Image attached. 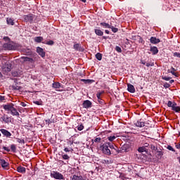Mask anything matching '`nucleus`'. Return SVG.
Segmentation results:
<instances>
[{
	"label": "nucleus",
	"mask_w": 180,
	"mask_h": 180,
	"mask_svg": "<svg viewBox=\"0 0 180 180\" xmlns=\"http://www.w3.org/2000/svg\"><path fill=\"white\" fill-rule=\"evenodd\" d=\"M52 86L55 89L61 88V84L60 82H54L53 83Z\"/></svg>",
	"instance_id": "obj_27"
},
{
	"label": "nucleus",
	"mask_w": 180,
	"mask_h": 180,
	"mask_svg": "<svg viewBox=\"0 0 180 180\" xmlns=\"http://www.w3.org/2000/svg\"><path fill=\"white\" fill-rule=\"evenodd\" d=\"M17 141L20 143V144H25V139H17Z\"/></svg>",
	"instance_id": "obj_42"
},
{
	"label": "nucleus",
	"mask_w": 180,
	"mask_h": 180,
	"mask_svg": "<svg viewBox=\"0 0 180 180\" xmlns=\"http://www.w3.org/2000/svg\"><path fill=\"white\" fill-rule=\"evenodd\" d=\"M81 81H82V82H84V84H92V82H95V80H94V79H82Z\"/></svg>",
	"instance_id": "obj_24"
},
{
	"label": "nucleus",
	"mask_w": 180,
	"mask_h": 180,
	"mask_svg": "<svg viewBox=\"0 0 180 180\" xmlns=\"http://www.w3.org/2000/svg\"><path fill=\"white\" fill-rule=\"evenodd\" d=\"M150 43H152V44H158V43H160L161 41L160 40V39L155 38V37H151L150 39Z\"/></svg>",
	"instance_id": "obj_14"
},
{
	"label": "nucleus",
	"mask_w": 180,
	"mask_h": 180,
	"mask_svg": "<svg viewBox=\"0 0 180 180\" xmlns=\"http://www.w3.org/2000/svg\"><path fill=\"white\" fill-rule=\"evenodd\" d=\"M4 150L5 151H7V153H9L11 151V150L9 149V148L6 147V146H4L3 147Z\"/></svg>",
	"instance_id": "obj_49"
},
{
	"label": "nucleus",
	"mask_w": 180,
	"mask_h": 180,
	"mask_svg": "<svg viewBox=\"0 0 180 180\" xmlns=\"http://www.w3.org/2000/svg\"><path fill=\"white\" fill-rule=\"evenodd\" d=\"M172 71H176V70H175L173 67H172Z\"/></svg>",
	"instance_id": "obj_64"
},
{
	"label": "nucleus",
	"mask_w": 180,
	"mask_h": 180,
	"mask_svg": "<svg viewBox=\"0 0 180 180\" xmlns=\"http://www.w3.org/2000/svg\"><path fill=\"white\" fill-rule=\"evenodd\" d=\"M34 41H36V43H41V41H43V37H36Z\"/></svg>",
	"instance_id": "obj_28"
},
{
	"label": "nucleus",
	"mask_w": 180,
	"mask_h": 180,
	"mask_svg": "<svg viewBox=\"0 0 180 180\" xmlns=\"http://www.w3.org/2000/svg\"><path fill=\"white\" fill-rule=\"evenodd\" d=\"M4 40L6 41L3 44V47L5 49V50H16V46L15 45V43L11 41L9 37H4Z\"/></svg>",
	"instance_id": "obj_2"
},
{
	"label": "nucleus",
	"mask_w": 180,
	"mask_h": 180,
	"mask_svg": "<svg viewBox=\"0 0 180 180\" xmlns=\"http://www.w3.org/2000/svg\"><path fill=\"white\" fill-rule=\"evenodd\" d=\"M20 105L22 106L23 108H26V103H25L24 102H21Z\"/></svg>",
	"instance_id": "obj_57"
},
{
	"label": "nucleus",
	"mask_w": 180,
	"mask_h": 180,
	"mask_svg": "<svg viewBox=\"0 0 180 180\" xmlns=\"http://www.w3.org/2000/svg\"><path fill=\"white\" fill-rule=\"evenodd\" d=\"M101 137L96 138L94 139V143H101Z\"/></svg>",
	"instance_id": "obj_47"
},
{
	"label": "nucleus",
	"mask_w": 180,
	"mask_h": 180,
	"mask_svg": "<svg viewBox=\"0 0 180 180\" xmlns=\"http://www.w3.org/2000/svg\"><path fill=\"white\" fill-rule=\"evenodd\" d=\"M102 94H103V91L98 92L96 94V97H97L98 101L101 105H102V103H103V100H102V98H101V96L102 95Z\"/></svg>",
	"instance_id": "obj_18"
},
{
	"label": "nucleus",
	"mask_w": 180,
	"mask_h": 180,
	"mask_svg": "<svg viewBox=\"0 0 180 180\" xmlns=\"http://www.w3.org/2000/svg\"><path fill=\"white\" fill-rule=\"evenodd\" d=\"M77 130H79V131L84 130V125L80 124V125L77 126Z\"/></svg>",
	"instance_id": "obj_41"
},
{
	"label": "nucleus",
	"mask_w": 180,
	"mask_h": 180,
	"mask_svg": "<svg viewBox=\"0 0 180 180\" xmlns=\"http://www.w3.org/2000/svg\"><path fill=\"white\" fill-rule=\"evenodd\" d=\"M64 151H65V153H70V151L73 152V151H74V149H72V148H64Z\"/></svg>",
	"instance_id": "obj_37"
},
{
	"label": "nucleus",
	"mask_w": 180,
	"mask_h": 180,
	"mask_svg": "<svg viewBox=\"0 0 180 180\" xmlns=\"http://www.w3.org/2000/svg\"><path fill=\"white\" fill-rule=\"evenodd\" d=\"M116 139L115 136H110L108 137V139L109 140V141H113V140H115Z\"/></svg>",
	"instance_id": "obj_39"
},
{
	"label": "nucleus",
	"mask_w": 180,
	"mask_h": 180,
	"mask_svg": "<svg viewBox=\"0 0 180 180\" xmlns=\"http://www.w3.org/2000/svg\"><path fill=\"white\" fill-rule=\"evenodd\" d=\"M157 155L158 157H162V155H164V152L162 150H158L157 151Z\"/></svg>",
	"instance_id": "obj_35"
},
{
	"label": "nucleus",
	"mask_w": 180,
	"mask_h": 180,
	"mask_svg": "<svg viewBox=\"0 0 180 180\" xmlns=\"http://www.w3.org/2000/svg\"><path fill=\"white\" fill-rule=\"evenodd\" d=\"M94 33L96 36H103V31L101 30L100 29H95Z\"/></svg>",
	"instance_id": "obj_21"
},
{
	"label": "nucleus",
	"mask_w": 180,
	"mask_h": 180,
	"mask_svg": "<svg viewBox=\"0 0 180 180\" xmlns=\"http://www.w3.org/2000/svg\"><path fill=\"white\" fill-rule=\"evenodd\" d=\"M163 86H164V88H166V89L169 88V86H171V84H169V83L165 82V83H164Z\"/></svg>",
	"instance_id": "obj_46"
},
{
	"label": "nucleus",
	"mask_w": 180,
	"mask_h": 180,
	"mask_svg": "<svg viewBox=\"0 0 180 180\" xmlns=\"http://www.w3.org/2000/svg\"><path fill=\"white\" fill-rule=\"evenodd\" d=\"M48 46H53L54 44V41L50 40L46 43Z\"/></svg>",
	"instance_id": "obj_40"
},
{
	"label": "nucleus",
	"mask_w": 180,
	"mask_h": 180,
	"mask_svg": "<svg viewBox=\"0 0 180 180\" xmlns=\"http://www.w3.org/2000/svg\"><path fill=\"white\" fill-rule=\"evenodd\" d=\"M162 79H164L165 81H169V79H171V77L165 76V77H162Z\"/></svg>",
	"instance_id": "obj_48"
},
{
	"label": "nucleus",
	"mask_w": 180,
	"mask_h": 180,
	"mask_svg": "<svg viewBox=\"0 0 180 180\" xmlns=\"http://www.w3.org/2000/svg\"><path fill=\"white\" fill-rule=\"evenodd\" d=\"M11 150L13 153H16V145L12 144L11 146Z\"/></svg>",
	"instance_id": "obj_33"
},
{
	"label": "nucleus",
	"mask_w": 180,
	"mask_h": 180,
	"mask_svg": "<svg viewBox=\"0 0 180 180\" xmlns=\"http://www.w3.org/2000/svg\"><path fill=\"white\" fill-rule=\"evenodd\" d=\"M135 125L136 126V127H144V126H146V124L144 123V122H141V120H139L135 123Z\"/></svg>",
	"instance_id": "obj_20"
},
{
	"label": "nucleus",
	"mask_w": 180,
	"mask_h": 180,
	"mask_svg": "<svg viewBox=\"0 0 180 180\" xmlns=\"http://www.w3.org/2000/svg\"><path fill=\"white\" fill-rule=\"evenodd\" d=\"M143 146H144L145 148H147L150 147V144L146 143L143 144Z\"/></svg>",
	"instance_id": "obj_54"
},
{
	"label": "nucleus",
	"mask_w": 180,
	"mask_h": 180,
	"mask_svg": "<svg viewBox=\"0 0 180 180\" xmlns=\"http://www.w3.org/2000/svg\"><path fill=\"white\" fill-rule=\"evenodd\" d=\"M62 158L63 160H70V156L67 154L62 153Z\"/></svg>",
	"instance_id": "obj_36"
},
{
	"label": "nucleus",
	"mask_w": 180,
	"mask_h": 180,
	"mask_svg": "<svg viewBox=\"0 0 180 180\" xmlns=\"http://www.w3.org/2000/svg\"><path fill=\"white\" fill-rule=\"evenodd\" d=\"M83 108L84 109H89V108H92V102L89 100H86L83 102Z\"/></svg>",
	"instance_id": "obj_10"
},
{
	"label": "nucleus",
	"mask_w": 180,
	"mask_h": 180,
	"mask_svg": "<svg viewBox=\"0 0 180 180\" xmlns=\"http://www.w3.org/2000/svg\"><path fill=\"white\" fill-rule=\"evenodd\" d=\"M105 33H106V34H109L110 33V32H109V30H105Z\"/></svg>",
	"instance_id": "obj_60"
},
{
	"label": "nucleus",
	"mask_w": 180,
	"mask_h": 180,
	"mask_svg": "<svg viewBox=\"0 0 180 180\" xmlns=\"http://www.w3.org/2000/svg\"><path fill=\"white\" fill-rule=\"evenodd\" d=\"M96 58H97L98 60V61H101V60H102V53H97L96 54Z\"/></svg>",
	"instance_id": "obj_31"
},
{
	"label": "nucleus",
	"mask_w": 180,
	"mask_h": 180,
	"mask_svg": "<svg viewBox=\"0 0 180 180\" xmlns=\"http://www.w3.org/2000/svg\"><path fill=\"white\" fill-rule=\"evenodd\" d=\"M141 63L143 65H146V63H147L145 60H141Z\"/></svg>",
	"instance_id": "obj_59"
},
{
	"label": "nucleus",
	"mask_w": 180,
	"mask_h": 180,
	"mask_svg": "<svg viewBox=\"0 0 180 180\" xmlns=\"http://www.w3.org/2000/svg\"><path fill=\"white\" fill-rule=\"evenodd\" d=\"M110 29H111V30H112V32L113 33H117V32H119V28H117V27H113V25H112V24H111V25H110Z\"/></svg>",
	"instance_id": "obj_30"
},
{
	"label": "nucleus",
	"mask_w": 180,
	"mask_h": 180,
	"mask_svg": "<svg viewBox=\"0 0 180 180\" xmlns=\"http://www.w3.org/2000/svg\"><path fill=\"white\" fill-rule=\"evenodd\" d=\"M25 55L26 56H32V51H30L29 49L25 51Z\"/></svg>",
	"instance_id": "obj_45"
},
{
	"label": "nucleus",
	"mask_w": 180,
	"mask_h": 180,
	"mask_svg": "<svg viewBox=\"0 0 180 180\" xmlns=\"http://www.w3.org/2000/svg\"><path fill=\"white\" fill-rule=\"evenodd\" d=\"M166 148L169 150V151H172L173 153H175V149L171 146L170 145H168Z\"/></svg>",
	"instance_id": "obj_34"
},
{
	"label": "nucleus",
	"mask_w": 180,
	"mask_h": 180,
	"mask_svg": "<svg viewBox=\"0 0 180 180\" xmlns=\"http://www.w3.org/2000/svg\"><path fill=\"white\" fill-rule=\"evenodd\" d=\"M176 148L180 150V143L175 146Z\"/></svg>",
	"instance_id": "obj_58"
},
{
	"label": "nucleus",
	"mask_w": 180,
	"mask_h": 180,
	"mask_svg": "<svg viewBox=\"0 0 180 180\" xmlns=\"http://www.w3.org/2000/svg\"><path fill=\"white\" fill-rule=\"evenodd\" d=\"M174 57H178V58H180V53L174 52L173 53Z\"/></svg>",
	"instance_id": "obj_44"
},
{
	"label": "nucleus",
	"mask_w": 180,
	"mask_h": 180,
	"mask_svg": "<svg viewBox=\"0 0 180 180\" xmlns=\"http://www.w3.org/2000/svg\"><path fill=\"white\" fill-rule=\"evenodd\" d=\"M150 51L153 53V56H155V54H158V48L157 46H151Z\"/></svg>",
	"instance_id": "obj_17"
},
{
	"label": "nucleus",
	"mask_w": 180,
	"mask_h": 180,
	"mask_svg": "<svg viewBox=\"0 0 180 180\" xmlns=\"http://www.w3.org/2000/svg\"><path fill=\"white\" fill-rule=\"evenodd\" d=\"M146 67H153V65H154V63L150 64L148 63H146Z\"/></svg>",
	"instance_id": "obj_55"
},
{
	"label": "nucleus",
	"mask_w": 180,
	"mask_h": 180,
	"mask_svg": "<svg viewBox=\"0 0 180 180\" xmlns=\"http://www.w3.org/2000/svg\"><path fill=\"white\" fill-rule=\"evenodd\" d=\"M172 110H174V112H180V107L179 106H177L176 105H176H174V106H173V108H172Z\"/></svg>",
	"instance_id": "obj_26"
},
{
	"label": "nucleus",
	"mask_w": 180,
	"mask_h": 180,
	"mask_svg": "<svg viewBox=\"0 0 180 180\" xmlns=\"http://www.w3.org/2000/svg\"><path fill=\"white\" fill-rule=\"evenodd\" d=\"M108 38V37H106V36L103 37V39H104V40H106Z\"/></svg>",
	"instance_id": "obj_63"
},
{
	"label": "nucleus",
	"mask_w": 180,
	"mask_h": 180,
	"mask_svg": "<svg viewBox=\"0 0 180 180\" xmlns=\"http://www.w3.org/2000/svg\"><path fill=\"white\" fill-rule=\"evenodd\" d=\"M127 91L128 92H130L131 94H134L136 92V89L134 88V86L131 84H127Z\"/></svg>",
	"instance_id": "obj_12"
},
{
	"label": "nucleus",
	"mask_w": 180,
	"mask_h": 180,
	"mask_svg": "<svg viewBox=\"0 0 180 180\" xmlns=\"http://www.w3.org/2000/svg\"><path fill=\"white\" fill-rule=\"evenodd\" d=\"M17 172L20 174H26V168L22 166H18L17 167Z\"/></svg>",
	"instance_id": "obj_15"
},
{
	"label": "nucleus",
	"mask_w": 180,
	"mask_h": 180,
	"mask_svg": "<svg viewBox=\"0 0 180 180\" xmlns=\"http://www.w3.org/2000/svg\"><path fill=\"white\" fill-rule=\"evenodd\" d=\"M0 122H1L2 123H6L7 124H9V123H11V121L9 117L8 116V115L3 114L0 117Z\"/></svg>",
	"instance_id": "obj_4"
},
{
	"label": "nucleus",
	"mask_w": 180,
	"mask_h": 180,
	"mask_svg": "<svg viewBox=\"0 0 180 180\" xmlns=\"http://www.w3.org/2000/svg\"><path fill=\"white\" fill-rule=\"evenodd\" d=\"M139 153H148V149L145 148L144 146L139 147L138 149Z\"/></svg>",
	"instance_id": "obj_22"
},
{
	"label": "nucleus",
	"mask_w": 180,
	"mask_h": 180,
	"mask_svg": "<svg viewBox=\"0 0 180 180\" xmlns=\"http://www.w3.org/2000/svg\"><path fill=\"white\" fill-rule=\"evenodd\" d=\"M12 70V64L9 62H6V64L3 66V71L5 72H11Z\"/></svg>",
	"instance_id": "obj_6"
},
{
	"label": "nucleus",
	"mask_w": 180,
	"mask_h": 180,
	"mask_svg": "<svg viewBox=\"0 0 180 180\" xmlns=\"http://www.w3.org/2000/svg\"><path fill=\"white\" fill-rule=\"evenodd\" d=\"M72 180H85L82 176L73 175Z\"/></svg>",
	"instance_id": "obj_25"
},
{
	"label": "nucleus",
	"mask_w": 180,
	"mask_h": 180,
	"mask_svg": "<svg viewBox=\"0 0 180 180\" xmlns=\"http://www.w3.org/2000/svg\"><path fill=\"white\" fill-rule=\"evenodd\" d=\"M13 89H14L15 91H21L22 86L14 85L13 86Z\"/></svg>",
	"instance_id": "obj_32"
},
{
	"label": "nucleus",
	"mask_w": 180,
	"mask_h": 180,
	"mask_svg": "<svg viewBox=\"0 0 180 180\" xmlns=\"http://www.w3.org/2000/svg\"><path fill=\"white\" fill-rule=\"evenodd\" d=\"M45 122H46V123H47V124H51V123H53V122H51V120H50L49 119L45 120Z\"/></svg>",
	"instance_id": "obj_51"
},
{
	"label": "nucleus",
	"mask_w": 180,
	"mask_h": 180,
	"mask_svg": "<svg viewBox=\"0 0 180 180\" xmlns=\"http://www.w3.org/2000/svg\"><path fill=\"white\" fill-rule=\"evenodd\" d=\"M174 82H175V81L174 79H171L169 81V84H174Z\"/></svg>",
	"instance_id": "obj_61"
},
{
	"label": "nucleus",
	"mask_w": 180,
	"mask_h": 180,
	"mask_svg": "<svg viewBox=\"0 0 180 180\" xmlns=\"http://www.w3.org/2000/svg\"><path fill=\"white\" fill-rule=\"evenodd\" d=\"M174 105H176V103H175V102H173V103H172V101H169L167 102V106H168V108H173L174 106Z\"/></svg>",
	"instance_id": "obj_29"
},
{
	"label": "nucleus",
	"mask_w": 180,
	"mask_h": 180,
	"mask_svg": "<svg viewBox=\"0 0 180 180\" xmlns=\"http://www.w3.org/2000/svg\"><path fill=\"white\" fill-rule=\"evenodd\" d=\"M1 133L4 136V137H7L8 139H11V136H12V134L9 132V131L5 129H0Z\"/></svg>",
	"instance_id": "obj_9"
},
{
	"label": "nucleus",
	"mask_w": 180,
	"mask_h": 180,
	"mask_svg": "<svg viewBox=\"0 0 180 180\" xmlns=\"http://www.w3.org/2000/svg\"><path fill=\"white\" fill-rule=\"evenodd\" d=\"M151 150H157V148L154 145H150Z\"/></svg>",
	"instance_id": "obj_56"
},
{
	"label": "nucleus",
	"mask_w": 180,
	"mask_h": 180,
	"mask_svg": "<svg viewBox=\"0 0 180 180\" xmlns=\"http://www.w3.org/2000/svg\"><path fill=\"white\" fill-rule=\"evenodd\" d=\"M139 41H140V43H143V38L140 37L139 38Z\"/></svg>",
	"instance_id": "obj_62"
},
{
	"label": "nucleus",
	"mask_w": 180,
	"mask_h": 180,
	"mask_svg": "<svg viewBox=\"0 0 180 180\" xmlns=\"http://www.w3.org/2000/svg\"><path fill=\"white\" fill-rule=\"evenodd\" d=\"M73 49H75V50H77V51L79 50V44H74Z\"/></svg>",
	"instance_id": "obj_38"
},
{
	"label": "nucleus",
	"mask_w": 180,
	"mask_h": 180,
	"mask_svg": "<svg viewBox=\"0 0 180 180\" xmlns=\"http://www.w3.org/2000/svg\"><path fill=\"white\" fill-rule=\"evenodd\" d=\"M2 101H5V96L0 95V102H2Z\"/></svg>",
	"instance_id": "obj_52"
},
{
	"label": "nucleus",
	"mask_w": 180,
	"mask_h": 180,
	"mask_svg": "<svg viewBox=\"0 0 180 180\" xmlns=\"http://www.w3.org/2000/svg\"><path fill=\"white\" fill-rule=\"evenodd\" d=\"M168 72H171L172 75H174V77H176V73L175 72V71H170L169 70H168Z\"/></svg>",
	"instance_id": "obj_50"
},
{
	"label": "nucleus",
	"mask_w": 180,
	"mask_h": 180,
	"mask_svg": "<svg viewBox=\"0 0 180 180\" xmlns=\"http://www.w3.org/2000/svg\"><path fill=\"white\" fill-rule=\"evenodd\" d=\"M107 144V146H108L109 148L114 150L116 153H119V150H117V146H114L113 143L108 142L105 143Z\"/></svg>",
	"instance_id": "obj_13"
},
{
	"label": "nucleus",
	"mask_w": 180,
	"mask_h": 180,
	"mask_svg": "<svg viewBox=\"0 0 180 180\" xmlns=\"http://www.w3.org/2000/svg\"><path fill=\"white\" fill-rule=\"evenodd\" d=\"M102 151L103 154H105L106 155H110V149L109 148V146L105 143L103 144L102 146Z\"/></svg>",
	"instance_id": "obj_5"
},
{
	"label": "nucleus",
	"mask_w": 180,
	"mask_h": 180,
	"mask_svg": "<svg viewBox=\"0 0 180 180\" xmlns=\"http://www.w3.org/2000/svg\"><path fill=\"white\" fill-rule=\"evenodd\" d=\"M20 59L22 60L23 63L28 62L30 64H34V61H36L34 59L26 56H22Z\"/></svg>",
	"instance_id": "obj_8"
},
{
	"label": "nucleus",
	"mask_w": 180,
	"mask_h": 180,
	"mask_svg": "<svg viewBox=\"0 0 180 180\" xmlns=\"http://www.w3.org/2000/svg\"><path fill=\"white\" fill-rule=\"evenodd\" d=\"M14 106L15 105H13V103H7L6 105H4L3 108L4 110H6L7 112H10L12 116L19 117L20 115L19 112H18V110H16V108H15Z\"/></svg>",
	"instance_id": "obj_1"
},
{
	"label": "nucleus",
	"mask_w": 180,
	"mask_h": 180,
	"mask_svg": "<svg viewBox=\"0 0 180 180\" xmlns=\"http://www.w3.org/2000/svg\"><path fill=\"white\" fill-rule=\"evenodd\" d=\"M112 24L106 23V22H101L100 26H102L104 29H110V26Z\"/></svg>",
	"instance_id": "obj_19"
},
{
	"label": "nucleus",
	"mask_w": 180,
	"mask_h": 180,
	"mask_svg": "<svg viewBox=\"0 0 180 180\" xmlns=\"http://www.w3.org/2000/svg\"><path fill=\"white\" fill-rule=\"evenodd\" d=\"M34 103H35V105H42L41 102L40 103L39 101H34Z\"/></svg>",
	"instance_id": "obj_53"
},
{
	"label": "nucleus",
	"mask_w": 180,
	"mask_h": 180,
	"mask_svg": "<svg viewBox=\"0 0 180 180\" xmlns=\"http://www.w3.org/2000/svg\"><path fill=\"white\" fill-rule=\"evenodd\" d=\"M37 53H38V54L41 56V57L42 58L46 57V52H44V50L43 49V48L37 47Z\"/></svg>",
	"instance_id": "obj_11"
},
{
	"label": "nucleus",
	"mask_w": 180,
	"mask_h": 180,
	"mask_svg": "<svg viewBox=\"0 0 180 180\" xmlns=\"http://www.w3.org/2000/svg\"><path fill=\"white\" fill-rule=\"evenodd\" d=\"M7 25H10L11 26H13L15 25V22H13V19L7 18L6 19Z\"/></svg>",
	"instance_id": "obj_23"
},
{
	"label": "nucleus",
	"mask_w": 180,
	"mask_h": 180,
	"mask_svg": "<svg viewBox=\"0 0 180 180\" xmlns=\"http://www.w3.org/2000/svg\"><path fill=\"white\" fill-rule=\"evenodd\" d=\"M51 177L54 179H64V176L61 173L54 171L51 172Z\"/></svg>",
	"instance_id": "obj_3"
},
{
	"label": "nucleus",
	"mask_w": 180,
	"mask_h": 180,
	"mask_svg": "<svg viewBox=\"0 0 180 180\" xmlns=\"http://www.w3.org/2000/svg\"><path fill=\"white\" fill-rule=\"evenodd\" d=\"M0 163L2 168H6L9 166V163L6 162V161H5L4 159L0 160Z\"/></svg>",
	"instance_id": "obj_16"
},
{
	"label": "nucleus",
	"mask_w": 180,
	"mask_h": 180,
	"mask_svg": "<svg viewBox=\"0 0 180 180\" xmlns=\"http://www.w3.org/2000/svg\"><path fill=\"white\" fill-rule=\"evenodd\" d=\"M115 50L116 51H117V53H122V48H120V46H116L115 47Z\"/></svg>",
	"instance_id": "obj_43"
},
{
	"label": "nucleus",
	"mask_w": 180,
	"mask_h": 180,
	"mask_svg": "<svg viewBox=\"0 0 180 180\" xmlns=\"http://www.w3.org/2000/svg\"><path fill=\"white\" fill-rule=\"evenodd\" d=\"M34 19V15L33 14H28L24 15V20L25 22H30V23H32Z\"/></svg>",
	"instance_id": "obj_7"
}]
</instances>
